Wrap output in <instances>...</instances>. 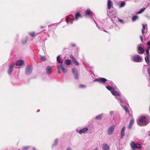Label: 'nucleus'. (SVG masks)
Listing matches in <instances>:
<instances>
[{
  "instance_id": "nucleus-1",
  "label": "nucleus",
  "mask_w": 150,
  "mask_h": 150,
  "mask_svg": "<svg viewBox=\"0 0 150 150\" xmlns=\"http://www.w3.org/2000/svg\"><path fill=\"white\" fill-rule=\"evenodd\" d=\"M146 121V119L145 116H141L139 118V122H137L138 124L141 126H145L148 123V122Z\"/></svg>"
},
{
  "instance_id": "nucleus-2",
  "label": "nucleus",
  "mask_w": 150,
  "mask_h": 150,
  "mask_svg": "<svg viewBox=\"0 0 150 150\" xmlns=\"http://www.w3.org/2000/svg\"><path fill=\"white\" fill-rule=\"evenodd\" d=\"M140 144H135L134 142H132L130 143V146L133 149L135 150L136 149L141 148L140 146Z\"/></svg>"
},
{
  "instance_id": "nucleus-3",
  "label": "nucleus",
  "mask_w": 150,
  "mask_h": 150,
  "mask_svg": "<svg viewBox=\"0 0 150 150\" xmlns=\"http://www.w3.org/2000/svg\"><path fill=\"white\" fill-rule=\"evenodd\" d=\"M107 81V80L105 78H100L95 79L94 81L95 82L98 81L101 83H105Z\"/></svg>"
},
{
  "instance_id": "nucleus-4",
  "label": "nucleus",
  "mask_w": 150,
  "mask_h": 150,
  "mask_svg": "<svg viewBox=\"0 0 150 150\" xmlns=\"http://www.w3.org/2000/svg\"><path fill=\"white\" fill-rule=\"evenodd\" d=\"M142 58L140 56L138 55H134L133 56V61L135 62H141Z\"/></svg>"
},
{
  "instance_id": "nucleus-5",
  "label": "nucleus",
  "mask_w": 150,
  "mask_h": 150,
  "mask_svg": "<svg viewBox=\"0 0 150 150\" xmlns=\"http://www.w3.org/2000/svg\"><path fill=\"white\" fill-rule=\"evenodd\" d=\"M115 128V126L112 125L108 128L107 131V133L108 135H110L111 134Z\"/></svg>"
},
{
  "instance_id": "nucleus-6",
  "label": "nucleus",
  "mask_w": 150,
  "mask_h": 150,
  "mask_svg": "<svg viewBox=\"0 0 150 150\" xmlns=\"http://www.w3.org/2000/svg\"><path fill=\"white\" fill-rule=\"evenodd\" d=\"M32 67H31L28 66L25 68V74L28 75L30 74L32 72Z\"/></svg>"
},
{
  "instance_id": "nucleus-7",
  "label": "nucleus",
  "mask_w": 150,
  "mask_h": 150,
  "mask_svg": "<svg viewBox=\"0 0 150 150\" xmlns=\"http://www.w3.org/2000/svg\"><path fill=\"white\" fill-rule=\"evenodd\" d=\"M72 71L74 75L75 78L76 79H78L79 77L77 69L75 68L73 69H72Z\"/></svg>"
},
{
  "instance_id": "nucleus-8",
  "label": "nucleus",
  "mask_w": 150,
  "mask_h": 150,
  "mask_svg": "<svg viewBox=\"0 0 150 150\" xmlns=\"http://www.w3.org/2000/svg\"><path fill=\"white\" fill-rule=\"evenodd\" d=\"M15 65L14 63H12L10 66L9 68L8 69V73L9 74H11L12 72L14 67Z\"/></svg>"
},
{
  "instance_id": "nucleus-9",
  "label": "nucleus",
  "mask_w": 150,
  "mask_h": 150,
  "mask_svg": "<svg viewBox=\"0 0 150 150\" xmlns=\"http://www.w3.org/2000/svg\"><path fill=\"white\" fill-rule=\"evenodd\" d=\"M144 50L143 48L140 46L138 47L137 48V52L140 54H142L144 53Z\"/></svg>"
},
{
  "instance_id": "nucleus-10",
  "label": "nucleus",
  "mask_w": 150,
  "mask_h": 150,
  "mask_svg": "<svg viewBox=\"0 0 150 150\" xmlns=\"http://www.w3.org/2000/svg\"><path fill=\"white\" fill-rule=\"evenodd\" d=\"M24 63L23 61L22 60H19L17 61L16 63V66H20L23 65Z\"/></svg>"
},
{
  "instance_id": "nucleus-11",
  "label": "nucleus",
  "mask_w": 150,
  "mask_h": 150,
  "mask_svg": "<svg viewBox=\"0 0 150 150\" xmlns=\"http://www.w3.org/2000/svg\"><path fill=\"white\" fill-rule=\"evenodd\" d=\"M52 67L50 66H47L46 68V73L47 74H50L52 72Z\"/></svg>"
},
{
  "instance_id": "nucleus-12",
  "label": "nucleus",
  "mask_w": 150,
  "mask_h": 150,
  "mask_svg": "<svg viewBox=\"0 0 150 150\" xmlns=\"http://www.w3.org/2000/svg\"><path fill=\"white\" fill-rule=\"evenodd\" d=\"M134 120L133 118L132 119H131L129 122V124L128 126V128L129 129H130L132 128V126L134 124Z\"/></svg>"
},
{
  "instance_id": "nucleus-13",
  "label": "nucleus",
  "mask_w": 150,
  "mask_h": 150,
  "mask_svg": "<svg viewBox=\"0 0 150 150\" xmlns=\"http://www.w3.org/2000/svg\"><path fill=\"white\" fill-rule=\"evenodd\" d=\"M110 147L108 144H104L102 146V149L103 150H109Z\"/></svg>"
},
{
  "instance_id": "nucleus-14",
  "label": "nucleus",
  "mask_w": 150,
  "mask_h": 150,
  "mask_svg": "<svg viewBox=\"0 0 150 150\" xmlns=\"http://www.w3.org/2000/svg\"><path fill=\"white\" fill-rule=\"evenodd\" d=\"M113 4L112 2L110 0H108V8L110 9Z\"/></svg>"
},
{
  "instance_id": "nucleus-15",
  "label": "nucleus",
  "mask_w": 150,
  "mask_h": 150,
  "mask_svg": "<svg viewBox=\"0 0 150 150\" xmlns=\"http://www.w3.org/2000/svg\"><path fill=\"white\" fill-rule=\"evenodd\" d=\"M85 13L87 15L92 16L93 14V12L90 9L87 10L85 11Z\"/></svg>"
},
{
  "instance_id": "nucleus-16",
  "label": "nucleus",
  "mask_w": 150,
  "mask_h": 150,
  "mask_svg": "<svg viewBox=\"0 0 150 150\" xmlns=\"http://www.w3.org/2000/svg\"><path fill=\"white\" fill-rule=\"evenodd\" d=\"M111 92L113 95L116 96H119L120 95V94L118 92L114 90L111 91Z\"/></svg>"
},
{
  "instance_id": "nucleus-17",
  "label": "nucleus",
  "mask_w": 150,
  "mask_h": 150,
  "mask_svg": "<svg viewBox=\"0 0 150 150\" xmlns=\"http://www.w3.org/2000/svg\"><path fill=\"white\" fill-rule=\"evenodd\" d=\"M88 128L87 127H85L83 128L81 130H80L79 131V133L81 134L83 133H84L88 130Z\"/></svg>"
},
{
  "instance_id": "nucleus-18",
  "label": "nucleus",
  "mask_w": 150,
  "mask_h": 150,
  "mask_svg": "<svg viewBox=\"0 0 150 150\" xmlns=\"http://www.w3.org/2000/svg\"><path fill=\"white\" fill-rule=\"evenodd\" d=\"M75 19L76 20H78L79 18L82 17L81 16L80 13L79 12H77L75 15Z\"/></svg>"
},
{
  "instance_id": "nucleus-19",
  "label": "nucleus",
  "mask_w": 150,
  "mask_h": 150,
  "mask_svg": "<svg viewBox=\"0 0 150 150\" xmlns=\"http://www.w3.org/2000/svg\"><path fill=\"white\" fill-rule=\"evenodd\" d=\"M125 129V127H123L121 130V135L122 138L124 136Z\"/></svg>"
},
{
  "instance_id": "nucleus-20",
  "label": "nucleus",
  "mask_w": 150,
  "mask_h": 150,
  "mask_svg": "<svg viewBox=\"0 0 150 150\" xmlns=\"http://www.w3.org/2000/svg\"><path fill=\"white\" fill-rule=\"evenodd\" d=\"M103 114H101L98 116H97L96 117L95 119L96 120H100L101 119L102 117L103 116Z\"/></svg>"
},
{
  "instance_id": "nucleus-21",
  "label": "nucleus",
  "mask_w": 150,
  "mask_h": 150,
  "mask_svg": "<svg viewBox=\"0 0 150 150\" xmlns=\"http://www.w3.org/2000/svg\"><path fill=\"white\" fill-rule=\"evenodd\" d=\"M149 56H146L145 57V60L147 64H148L149 63Z\"/></svg>"
},
{
  "instance_id": "nucleus-22",
  "label": "nucleus",
  "mask_w": 150,
  "mask_h": 150,
  "mask_svg": "<svg viewBox=\"0 0 150 150\" xmlns=\"http://www.w3.org/2000/svg\"><path fill=\"white\" fill-rule=\"evenodd\" d=\"M106 88L109 91L113 90H114V88L111 87L110 86H106Z\"/></svg>"
},
{
  "instance_id": "nucleus-23",
  "label": "nucleus",
  "mask_w": 150,
  "mask_h": 150,
  "mask_svg": "<svg viewBox=\"0 0 150 150\" xmlns=\"http://www.w3.org/2000/svg\"><path fill=\"white\" fill-rule=\"evenodd\" d=\"M60 67H61V68L62 69V71L63 72H64V73H66L67 72V70L65 69L64 67V66H63V65H62Z\"/></svg>"
},
{
  "instance_id": "nucleus-24",
  "label": "nucleus",
  "mask_w": 150,
  "mask_h": 150,
  "mask_svg": "<svg viewBox=\"0 0 150 150\" xmlns=\"http://www.w3.org/2000/svg\"><path fill=\"white\" fill-rule=\"evenodd\" d=\"M40 59L42 61H45L46 60V59L45 57V56H40Z\"/></svg>"
},
{
  "instance_id": "nucleus-25",
  "label": "nucleus",
  "mask_w": 150,
  "mask_h": 150,
  "mask_svg": "<svg viewBox=\"0 0 150 150\" xmlns=\"http://www.w3.org/2000/svg\"><path fill=\"white\" fill-rule=\"evenodd\" d=\"M29 34L31 37H33L35 35V33L34 32H30L29 33Z\"/></svg>"
},
{
  "instance_id": "nucleus-26",
  "label": "nucleus",
  "mask_w": 150,
  "mask_h": 150,
  "mask_svg": "<svg viewBox=\"0 0 150 150\" xmlns=\"http://www.w3.org/2000/svg\"><path fill=\"white\" fill-rule=\"evenodd\" d=\"M65 63L67 65H69L71 64V61L69 60H66Z\"/></svg>"
},
{
  "instance_id": "nucleus-27",
  "label": "nucleus",
  "mask_w": 150,
  "mask_h": 150,
  "mask_svg": "<svg viewBox=\"0 0 150 150\" xmlns=\"http://www.w3.org/2000/svg\"><path fill=\"white\" fill-rule=\"evenodd\" d=\"M138 18V17L137 16H134L132 18V20L133 21H134Z\"/></svg>"
},
{
  "instance_id": "nucleus-28",
  "label": "nucleus",
  "mask_w": 150,
  "mask_h": 150,
  "mask_svg": "<svg viewBox=\"0 0 150 150\" xmlns=\"http://www.w3.org/2000/svg\"><path fill=\"white\" fill-rule=\"evenodd\" d=\"M72 61H73V62H74V64H76V65H79V63H78V62H77L76 61V59H73V60H72Z\"/></svg>"
},
{
  "instance_id": "nucleus-29",
  "label": "nucleus",
  "mask_w": 150,
  "mask_h": 150,
  "mask_svg": "<svg viewBox=\"0 0 150 150\" xmlns=\"http://www.w3.org/2000/svg\"><path fill=\"white\" fill-rule=\"evenodd\" d=\"M143 28L142 29V34H144L145 33V32L144 31V30L145 29V25L144 24H142Z\"/></svg>"
},
{
  "instance_id": "nucleus-30",
  "label": "nucleus",
  "mask_w": 150,
  "mask_h": 150,
  "mask_svg": "<svg viewBox=\"0 0 150 150\" xmlns=\"http://www.w3.org/2000/svg\"><path fill=\"white\" fill-rule=\"evenodd\" d=\"M145 9V8H143L141 9L137 13V14H140L142 13Z\"/></svg>"
},
{
  "instance_id": "nucleus-31",
  "label": "nucleus",
  "mask_w": 150,
  "mask_h": 150,
  "mask_svg": "<svg viewBox=\"0 0 150 150\" xmlns=\"http://www.w3.org/2000/svg\"><path fill=\"white\" fill-rule=\"evenodd\" d=\"M149 49H148L147 48V49H146V56H150Z\"/></svg>"
},
{
  "instance_id": "nucleus-32",
  "label": "nucleus",
  "mask_w": 150,
  "mask_h": 150,
  "mask_svg": "<svg viewBox=\"0 0 150 150\" xmlns=\"http://www.w3.org/2000/svg\"><path fill=\"white\" fill-rule=\"evenodd\" d=\"M125 2L124 1L121 2L120 5V7H122L125 6Z\"/></svg>"
},
{
  "instance_id": "nucleus-33",
  "label": "nucleus",
  "mask_w": 150,
  "mask_h": 150,
  "mask_svg": "<svg viewBox=\"0 0 150 150\" xmlns=\"http://www.w3.org/2000/svg\"><path fill=\"white\" fill-rule=\"evenodd\" d=\"M124 109L126 112H129V110L127 107H124Z\"/></svg>"
},
{
  "instance_id": "nucleus-34",
  "label": "nucleus",
  "mask_w": 150,
  "mask_h": 150,
  "mask_svg": "<svg viewBox=\"0 0 150 150\" xmlns=\"http://www.w3.org/2000/svg\"><path fill=\"white\" fill-rule=\"evenodd\" d=\"M85 87V86L84 85H83V84H81L79 86V87L80 88H84Z\"/></svg>"
},
{
  "instance_id": "nucleus-35",
  "label": "nucleus",
  "mask_w": 150,
  "mask_h": 150,
  "mask_svg": "<svg viewBox=\"0 0 150 150\" xmlns=\"http://www.w3.org/2000/svg\"><path fill=\"white\" fill-rule=\"evenodd\" d=\"M70 57L72 59V60H73V59H75L72 54L70 55Z\"/></svg>"
},
{
  "instance_id": "nucleus-36",
  "label": "nucleus",
  "mask_w": 150,
  "mask_h": 150,
  "mask_svg": "<svg viewBox=\"0 0 150 150\" xmlns=\"http://www.w3.org/2000/svg\"><path fill=\"white\" fill-rule=\"evenodd\" d=\"M118 19L119 21L120 22H121L122 23H124V22L121 19H120L119 18Z\"/></svg>"
},
{
  "instance_id": "nucleus-37",
  "label": "nucleus",
  "mask_w": 150,
  "mask_h": 150,
  "mask_svg": "<svg viewBox=\"0 0 150 150\" xmlns=\"http://www.w3.org/2000/svg\"><path fill=\"white\" fill-rule=\"evenodd\" d=\"M28 148V147H24L23 148V150H27Z\"/></svg>"
},
{
  "instance_id": "nucleus-38",
  "label": "nucleus",
  "mask_w": 150,
  "mask_h": 150,
  "mask_svg": "<svg viewBox=\"0 0 150 150\" xmlns=\"http://www.w3.org/2000/svg\"><path fill=\"white\" fill-rule=\"evenodd\" d=\"M69 18H66V21L67 23H69Z\"/></svg>"
},
{
  "instance_id": "nucleus-39",
  "label": "nucleus",
  "mask_w": 150,
  "mask_h": 150,
  "mask_svg": "<svg viewBox=\"0 0 150 150\" xmlns=\"http://www.w3.org/2000/svg\"><path fill=\"white\" fill-rule=\"evenodd\" d=\"M57 61L59 63H61L62 64V62L61 61L60 59L59 60H58V61Z\"/></svg>"
},
{
  "instance_id": "nucleus-40",
  "label": "nucleus",
  "mask_w": 150,
  "mask_h": 150,
  "mask_svg": "<svg viewBox=\"0 0 150 150\" xmlns=\"http://www.w3.org/2000/svg\"><path fill=\"white\" fill-rule=\"evenodd\" d=\"M60 59V56H58L57 57V61L59 60Z\"/></svg>"
},
{
  "instance_id": "nucleus-41",
  "label": "nucleus",
  "mask_w": 150,
  "mask_h": 150,
  "mask_svg": "<svg viewBox=\"0 0 150 150\" xmlns=\"http://www.w3.org/2000/svg\"><path fill=\"white\" fill-rule=\"evenodd\" d=\"M140 38L141 40V41L142 42L143 41V37H142V36H140Z\"/></svg>"
},
{
  "instance_id": "nucleus-42",
  "label": "nucleus",
  "mask_w": 150,
  "mask_h": 150,
  "mask_svg": "<svg viewBox=\"0 0 150 150\" xmlns=\"http://www.w3.org/2000/svg\"><path fill=\"white\" fill-rule=\"evenodd\" d=\"M57 70L60 69V68L59 65H58L57 66Z\"/></svg>"
},
{
  "instance_id": "nucleus-43",
  "label": "nucleus",
  "mask_w": 150,
  "mask_h": 150,
  "mask_svg": "<svg viewBox=\"0 0 150 150\" xmlns=\"http://www.w3.org/2000/svg\"><path fill=\"white\" fill-rule=\"evenodd\" d=\"M55 144H57L58 142V140L57 139H56L55 140Z\"/></svg>"
},
{
  "instance_id": "nucleus-44",
  "label": "nucleus",
  "mask_w": 150,
  "mask_h": 150,
  "mask_svg": "<svg viewBox=\"0 0 150 150\" xmlns=\"http://www.w3.org/2000/svg\"><path fill=\"white\" fill-rule=\"evenodd\" d=\"M119 100L121 103H122L123 101V100L122 99H119Z\"/></svg>"
},
{
  "instance_id": "nucleus-45",
  "label": "nucleus",
  "mask_w": 150,
  "mask_h": 150,
  "mask_svg": "<svg viewBox=\"0 0 150 150\" xmlns=\"http://www.w3.org/2000/svg\"><path fill=\"white\" fill-rule=\"evenodd\" d=\"M71 46L73 47H74L76 46V45L74 44H71Z\"/></svg>"
},
{
  "instance_id": "nucleus-46",
  "label": "nucleus",
  "mask_w": 150,
  "mask_h": 150,
  "mask_svg": "<svg viewBox=\"0 0 150 150\" xmlns=\"http://www.w3.org/2000/svg\"><path fill=\"white\" fill-rule=\"evenodd\" d=\"M75 19V18H74L72 19L71 20V23H72L73 21Z\"/></svg>"
},
{
  "instance_id": "nucleus-47",
  "label": "nucleus",
  "mask_w": 150,
  "mask_h": 150,
  "mask_svg": "<svg viewBox=\"0 0 150 150\" xmlns=\"http://www.w3.org/2000/svg\"><path fill=\"white\" fill-rule=\"evenodd\" d=\"M148 71L149 74H150V69H148Z\"/></svg>"
},
{
  "instance_id": "nucleus-48",
  "label": "nucleus",
  "mask_w": 150,
  "mask_h": 150,
  "mask_svg": "<svg viewBox=\"0 0 150 150\" xmlns=\"http://www.w3.org/2000/svg\"><path fill=\"white\" fill-rule=\"evenodd\" d=\"M60 69H59V70H58V73H59V74H60L61 73V72L60 71Z\"/></svg>"
},
{
  "instance_id": "nucleus-49",
  "label": "nucleus",
  "mask_w": 150,
  "mask_h": 150,
  "mask_svg": "<svg viewBox=\"0 0 150 150\" xmlns=\"http://www.w3.org/2000/svg\"><path fill=\"white\" fill-rule=\"evenodd\" d=\"M67 150H71V148H70V147H68L67 148Z\"/></svg>"
},
{
  "instance_id": "nucleus-50",
  "label": "nucleus",
  "mask_w": 150,
  "mask_h": 150,
  "mask_svg": "<svg viewBox=\"0 0 150 150\" xmlns=\"http://www.w3.org/2000/svg\"><path fill=\"white\" fill-rule=\"evenodd\" d=\"M27 41V40H26L25 41V42H23V43L24 44H25V43H26V42Z\"/></svg>"
},
{
  "instance_id": "nucleus-51",
  "label": "nucleus",
  "mask_w": 150,
  "mask_h": 150,
  "mask_svg": "<svg viewBox=\"0 0 150 150\" xmlns=\"http://www.w3.org/2000/svg\"><path fill=\"white\" fill-rule=\"evenodd\" d=\"M44 27V26H42L40 27V28H43Z\"/></svg>"
},
{
  "instance_id": "nucleus-52",
  "label": "nucleus",
  "mask_w": 150,
  "mask_h": 150,
  "mask_svg": "<svg viewBox=\"0 0 150 150\" xmlns=\"http://www.w3.org/2000/svg\"><path fill=\"white\" fill-rule=\"evenodd\" d=\"M104 31L107 33H108V31H106L105 30H104Z\"/></svg>"
},
{
  "instance_id": "nucleus-53",
  "label": "nucleus",
  "mask_w": 150,
  "mask_h": 150,
  "mask_svg": "<svg viewBox=\"0 0 150 150\" xmlns=\"http://www.w3.org/2000/svg\"><path fill=\"white\" fill-rule=\"evenodd\" d=\"M149 77H150L149 79L150 80V74H149Z\"/></svg>"
},
{
  "instance_id": "nucleus-54",
  "label": "nucleus",
  "mask_w": 150,
  "mask_h": 150,
  "mask_svg": "<svg viewBox=\"0 0 150 150\" xmlns=\"http://www.w3.org/2000/svg\"><path fill=\"white\" fill-rule=\"evenodd\" d=\"M93 150H98V149H94Z\"/></svg>"
},
{
  "instance_id": "nucleus-55",
  "label": "nucleus",
  "mask_w": 150,
  "mask_h": 150,
  "mask_svg": "<svg viewBox=\"0 0 150 150\" xmlns=\"http://www.w3.org/2000/svg\"><path fill=\"white\" fill-rule=\"evenodd\" d=\"M110 113H113V112H110Z\"/></svg>"
},
{
  "instance_id": "nucleus-56",
  "label": "nucleus",
  "mask_w": 150,
  "mask_h": 150,
  "mask_svg": "<svg viewBox=\"0 0 150 150\" xmlns=\"http://www.w3.org/2000/svg\"><path fill=\"white\" fill-rule=\"evenodd\" d=\"M110 113H113V112H110Z\"/></svg>"
},
{
  "instance_id": "nucleus-57",
  "label": "nucleus",
  "mask_w": 150,
  "mask_h": 150,
  "mask_svg": "<svg viewBox=\"0 0 150 150\" xmlns=\"http://www.w3.org/2000/svg\"><path fill=\"white\" fill-rule=\"evenodd\" d=\"M110 113H113V112H110Z\"/></svg>"
},
{
  "instance_id": "nucleus-58",
  "label": "nucleus",
  "mask_w": 150,
  "mask_h": 150,
  "mask_svg": "<svg viewBox=\"0 0 150 150\" xmlns=\"http://www.w3.org/2000/svg\"><path fill=\"white\" fill-rule=\"evenodd\" d=\"M104 30H105V29H104V28H103V31H104Z\"/></svg>"
}]
</instances>
